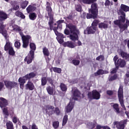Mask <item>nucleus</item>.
Instances as JSON below:
<instances>
[{
  "instance_id": "nucleus-1",
  "label": "nucleus",
  "mask_w": 129,
  "mask_h": 129,
  "mask_svg": "<svg viewBox=\"0 0 129 129\" xmlns=\"http://www.w3.org/2000/svg\"><path fill=\"white\" fill-rule=\"evenodd\" d=\"M67 28L69 29H66L64 30V34L65 35H70V39L72 41H78L79 40V35H80V31L77 28V26L73 25L72 23H69L66 25ZM71 33V34H70Z\"/></svg>"
},
{
  "instance_id": "nucleus-2",
  "label": "nucleus",
  "mask_w": 129,
  "mask_h": 129,
  "mask_svg": "<svg viewBox=\"0 0 129 129\" xmlns=\"http://www.w3.org/2000/svg\"><path fill=\"white\" fill-rule=\"evenodd\" d=\"M89 13L86 12L83 13L82 18L83 19H97L98 17V5L97 4H93L91 5V8L89 9Z\"/></svg>"
},
{
  "instance_id": "nucleus-3",
  "label": "nucleus",
  "mask_w": 129,
  "mask_h": 129,
  "mask_svg": "<svg viewBox=\"0 0 129 129\" xmlns=\"http://www.w3.org/2000/svg\"><path fill=\"white\" fill-rule=\"evenodd\" d=\"M43 110L45 111V114L48 115V116H52L53 114H55L56 115H59L61 113L59 107H56L55 108L54 106L51 105H46L44 106Z\"/></svg>"
},
{
  "instance_id": "nucleus-4",
  "label": "nucleus",
  "mask_w": 129,
  "mask_h": 129,
  "mask_svg": "<svg viewBox=\"0 0 129 129\" xmlns=\"http://www.w3.org/2000/svg\"><path fill=\"white\" fill-rule=\"evenodd\" d=\"M118 98L120 106L124 110H126L125 105H124V100H123V87L120 86L118 90Z\"/></svg>"
},
{
  "instance_id": "nucleus-5",
  "label": "nucleus",
  "mask_w": 129,
  "mask_h": 129,
  "mask_svg": "<svg viewBox=\"0 0 129 129\" xmlns=\"http://www.w3.org/2000/svg\"><path fill=\"white\" fill-rule=\"evenodd\" d=\"M95 126H96L95 129H111L108 126H102L100 125H97L96 120H94L93 122H89L87 124V127L89 129H93Z\"/></svg>"
},
{
  "instance_id": "nucleus-6",
  "label": "nucleus",
  "mask_w": 129,
  "mask_h": 129,
  "mask_svg": "<svg viewBox=\"0 0 129 129\" xmlns=\"http://www.w3.org/2000/svg\"><path fill=\"white\" fill-rule=\"evenodd\" d=\"M120 14L121 16L118 18V20L114 21V25L118 26L119 29L123 25L121 23H123V24L125 23V13L124 12H121Z\"/></svg>"
},
{
  "instance_id": "nucleus-7",
  "label": "nucleus",
  "mask_w": 129,
  "mask_h": 129,
  "mask_svg": "<svg viewBox=\"0 0 129 129\" xmlns=\"http://www.w3.org/2000/svg\"><path fill=\"white\" fill-rule=\"evenodd\" d=\"M88 97L89 99H96L98 100L100 99V93L96 90H94L92 92H90L88 93Z\"/></svg>"
},
{
  "instance_id": "nucleus-8",
  "label": "nucleus",
  "mask_w": 129,
  "mask_h": 129,
  "mask_svg": "<svg viewBox=\"0 0 129 129\" xmlns=\"http://www.w3.org/2000/svg\"><path fill=\"white\" fill-rule=\"evenodd\" d=\"M114 125H116L117 129H124L125 125L127 124V119L122 120L120 121H115Z\"/></svg>"
},
{
  "instance_id": "nucleus-9",
  "label": "nucleus",
  "mask_w": 129,
  "mask_h": 129,
  "mask_svg": "<svg viewBox=\"0 0 129 129\" xmlns=\"http://www.w3.org/2000/svg\"><path fill=\"white\" fill-rule=\"evenodd\" d=\"M72 93L73 94V99L74 100H78V98L81 96V92L77 87L72 88Z\"/></svg>"
},
{
  "instance_id": "nucleus-10",
  "label": "nucleus",
  "mask_w": 129,
  "mask_h": 129,
  "mask_svg": "<svg viewBox=\"0 0 129 129\" xmlns=\"http://www.w3.org/2000/svg\"><path fill=\"white\" fill-rule=\"evenodd\" d=\"M96 30H97V29L95 27H93V26H91L88 27L86 29L84 30V35H92L95 34Z\"/></svg>"
},
{
  "instance_id": "nucleus-11",
  "label": "nucleus",
  "mask_w": 129,
  "mask_h": 129,
  "mask_svg": "<svg viewBox=\"0 0 129 129\" xmlns=\"http://www.w3.org/2000/svg\"><path fill=\"white\" fill-rule=\"evenodd\" d=\"M0 34H2L5 39H8V31L6 30V25L4 22H0Z\"/></svg>"
},
{
  "instance_id": "nucleus-12",
  "label": "nucleus",
  "mask_w": 129,
  "mask_h": 129,
  "mask_svg": "<svg viewBox=\"0 0 129 129\" xmlns=\"http://www.w3.org/2000/svg\"><path fill=\"white\" fill-rule=\"evenodd\" d=\"M79 59H80L79 54H78V53H75L74 59L71 62V64H73V65H74L75 66H79L80 64V60Z\"/></svg>"
},
{
  "instance_id": "nucleus-13",
  "label": "nucleus",
  "mask_w": 129,
  "mask_h": 129,
  "mask_svg": "<svg viewBox=\"0 0 129 129\" xmlns=\"http://www.w3.org/2000/svg\"><path fill=\"white\" fill-rule=\"evenodd\" d=\"M34 58H35V54L29 52L27 56L25 58L24 61L25 62H27V64H31V63L33 62Z\"/></svg>"
},
{
  "instance_id": "nucleus-14",
  "label": "nucleus",
  "mask_w": 129,
  "mask_h": 129,
  "mask_svg": "<svg viewBox=\"0 0 129 129\" xmlns=\"http://www.w3.org/2000/svg\"><path fill=\"white\" fill-rule=\"evenodd\" d=\"M26 80H28V79L26 78V76L19 78L18 82L19 83L21 89H24V87H25V83H26Z\"/></svg>"
},
{
  "instance_id": "nucleus-15",
  "label": "nucleus",
  "mask_w": 129,
  "mask_h": 129,
  "mask_svg": "<svg viewBox=\"0 0 129 129\" xmlns=\"http://www.w3.org/2000/svg\"><path fill=\"white\" fill-rule=\"evenodd\" d=\"M56 37V40H57V41L59 44H63L64 43V38H65V36H64V34L60 33L57 32V33H55Z\"/></svg>"
},
{
  "instance_id": "nucleus-16",
  "label": "nucleus",
  "mask_w": 129,
  "mask_h": 129,
  "mask_svg": "<svg viewBox=\"0 0 129 129\" xmlns=\"http://www.w3.org/2000/svg\"><path fill=\"white\" fill-rule=\"evenodd\" d=\"M25 88L26 90L30 91L35 90V89H36L34 83L31 81H28L27 84L25 85Z\"/></svg>"
},
{
  "instance_id": "nucleus-17",
  "label": "nucleus",
  "mask_w": 129,
  "mask_h": 129,
  "mask_svg": "<svg viewBox=\"0 0 129 129\" xmlns=\"http://www.w3.org/2000/svg\"><path fill=\"white\" fill-rule=\"evenodd\" d=\"M74 102L70 101L68 105L66 107V111L67 113H69L72 111V109L74 108Z\"/></svg>"
},
{
  "instance_id": "nucleus-18",
  "label": "nucleus",
  "mask_w": 129,
  "mask_h": 129,
  "mask_svg": "<svg viewBox=\"0 0 129 129\" xmlns=\"http://www.w3.org/2000/svg\"><path fill=\"white\" fill-rule=\"evenodd\" d=\"M126 63L125 62V60L124 59H122L121 58H119L117 60V62L115 64L117 67H120L121 68H123L125 66Z\"/></svg>"
},
{
  "instance_id": "nucleus-19",
  "label": "nucleus",
  "mask_w": 129,
  "mask_h": 129,
  "mask_svg": "<svg viewBox=\"0 0 129 129\" xmlns=\"http://www.w3.org/2000/svg\"><path fill=\"white\" fill-rule=\"evenodd\" d=\"M9 105V101L8 100L5 99V98L1 97L0 98V107L3 108L8 106Z\"/></svg>"
},
{
  "instance_id": "nucleus-20",
  "label": "nucleus",
  "mask_w": 129,
  "mask_h": 129,
  "mask_svg": "<svg viewBox=\"0 0 129 129\" xmlns=\"http://www.w3.org/2000/svg\"><path fill=\"white\" fill-rule=\"evenodd\" d=\"M63 47H68V48H75L76 47V45H75V43L71 41H68L67 42H65L63 43Z\"/></svg>"
},
{
  "instance_id": "nucleus-21",
  "label": "nucleus",
  "mask_w": 129,
  "mask_h": 129,
  "mask_svg": "<svg viewBox=\"0 0 129 129\" xmlns=\"http://www.w3.org/2000/svg\"><path fill=\"white\" fill-rule=\"evenodd\" d=\"M120 8L119 10L120 13L129 12V7L124 4H121Z\"/></svg>"
},
{
  "instance_id": "nucleus-22",
  "label": "nucleus",
  "mask_w": 129,
  "mask_h": 129,
  "mask_svg": "<svg viewBox=\"0 0 129 129\" xmlns=\"http://www.w3.org/2000/svg\"><path fill=\"white\" fill-rule=\"evenodd\" d=\"M8 19V14L4 11H0V22H3Z\"/></svg>"
},
{
  "instance_id": "nucleus-23",
  "label": "nucleus",
  "mask_w": 129,
  "mask_h": 129,
  "mask_svg": "<svg viewBox=\"0 0 129 129\" xmlns=\"http://www.w3.org/2000/svg\"><path fill=\"white\" fill-rule=\"evenodd\" d=\"M29 47L30 49L29 53L35 54V51H36V49H37L36 44L34 42H30L29 44Z\"/></svg>"
},
{
  "instance_id": "nucleus-24",
  "label": "nucleus",
  "mask_w": 129,
  "mask_h": 129,
  "mask_svg": "<svg viewBox=\"0 0 129 129\" xmlns=\"http://www.w3.org/2000/svg\"><path fill=\"white\" fill-rule=\"evenodd\" d=\"M112 104H113L112 107L114 109V111H115L117 114L120 113V110H119V105L117 103L114 104L113 103H112Z\"/></svg>"
},
{
  "instance_id": "nucleus-25",
  "label": "nucleus",
  "mask_w": 129,
  "mask_h": 129,
  "mask_svg": "<svg viewBox=\"0 0 129 129\" xmlns=\"http://www.w3.org/2000/svg\"><path fill=\"white\" fill-rule=\"evenodd\" d=\"M119 54L122 58H123L125 60H127V61H128L129 54H127V53L123 51V50H121L119 52Z\"/></svg>"
},
{
  "instance_id": "nucleus-26",
  "label": "nucleus",
  "mask_w": 129,
  "mask_h": 129,
  "mask_svg": "<svg viewBox=\"0 0 129 129\" xmlns=\"http://www.w3.org/2000/svg\"><path fill=\"white\" fill-rule=\"evenodd\" d=\"M108 71H103L102 69H99L97 72L94 73L95 76H98V75H103V74H108Z\"/></svg>"
},
{
  "instance_id": "nucleus-27",
  "label": "nucleus",
  "mask_w": 129,
  "mask_h": 129,
  "mask_svg": "<svg viewBox=\"0 0 129 129\" xmlns=\"http://www.w3.org/2000/svg\"><path fill=\"white\" fill-rule=\"evenodd\" d=\"M129 26V20H126V23L122 24L121 26H120V32H123V31H125V30H126L127 29V27Z\"/></svg>"
},
{
  "instance_id": "nucleus-28",
  "label": "nucleus",
  "mask_w": 129,
  "mask_h": 129,
  "mask_svg": "<svg viewBox=\"0 0 129 129\" xmlns=\"http://www.w3.org/2000/svg\"><path fill=\"white\" fill-rule=\"evenodd\" d=\"M13 48V44H12L9 40H7L6 43L4 46L5 51H8Z\"/></svg>"
},
{
  "instance_id": "nucleus-29",
  "label": "nucleus",
  "mask_w": 129,
  "mask_h": 129,
  "mask_svg": "<svg viewBox=\"0 0 129 129\" xmlns=\"http://www.w3.org/2000/svg\"><path fill=\"white\" fill-rule=\"evenodd\" d=\"M15 15L16 16V17H18V18H21V19H26V16H25V15H24V13H23V12L17 10L15 13Z\"/></svg>"
},
{
  "instance_id": "nucleus-30",
  "label": "nucleus",
  "mask_w": 129,
  "mask_h": 129,
  "mask_svg": "<svg viewBox=\"0 0 129 129\" xmlns=\"http://www.w3.org/2000/svg\"><path fill=\"white\" fill-rule=\"evenodd\" d=\"M22 41H24V42H29L30 41H32V37L31 35H22Z\"/></svg>"
},
{
  "instance_id": "nucleus-31",
  "label": "nucleus",
  "mask_w": 129,
  "mask_h": 129,
  "mask_svg": "<svg viewBox=\"0 0 129 129\" xmlns=\"http://www.w3.org/2000/svg\"><path fill=\"white\" fill-rule=\"evenodd\" d=\"M36 73L32 72L31 73H30L29 74H27L25 75V78L27 80H29L30 79H32V78H34V77H36Z\"/></svg>"
},
{
  "instance_id": "nucleus-32",
  "label": "nucleus",
  "mask_w": 129,
  "mask_h": 129,
  "mask_svg": "<svg viewBox=\"0 0 129 129\" xmlns=\"http://www.w3.org/2000/svg\"><path fill=\"white\" fill-rule=\"evenodd\" d=\"M49 18V21L48 22V25L49 28H52V25L54 24V15L53 14L48 15Z\"/></svg>"
},
{
  "instance_id": "nucleus-33",
  "label": "nucleus",
  "mask_w": 129,
  "mask_h": 129,
  "mask_svg": "<svg viewBox=\"0 0 129 129\" xmlns=\"http://www.w3.org/2000/svg\"><path fill=\"white\" fill-rule=\"evenodd\" d=\"M7 129H15L14 123L11 121L9 120L6 122Z\"/></svg>"
},
{
  "instance_id": "nucleus-34",
  "label": "nucleus",
  "mask_w": 129,
  "mask_h": 129,
  "mask_svg": "<svg viewBox=\"0 0 129 129\" xmlns=\"http://www.w3.org/2000/svg\"><path fill=\"white\" fill-rule=\"evenodd\" d=\"M49 30H50V31L53 30L55 34L57 33L58 32V26H57V24L56 23H54V24L53 25H51V27H49Z\"/></svg>"
},
{
  "instance_id": "nucleus-35",
  "label": "nucleus",
  "mask_w": 129,
  "mask_h": 129,
  "mask_svg": "<svg viewBox=\"0 0 129 129\" xmlns=\"http://www.w3.org/2000/svg\"><path fill=\"white\" fill-rule=\"evenodd\" d=\"M97 2V0H83V4L85 5H93V4H97L95 3V2Z\"/></svg>"
},
{
  "instance_id": "nucleus-36",
  "label": "nucleus",
  "mask_w": 129,
  "mask_h": 129,
  "mask_svg": "<svg viewBox=\"0 0 129 129\" xmlns=\"http://www.w3.org/2000/svg\"><path fill=\"white\" fill-rule=\"evenodd\" d=\"M46 91L49 95H53L54 94V88L49 86L46 87Z\"/></svg>"
},
{
  "instance_id": "nucleus-37",
  "label": "nucleus",
  "mask_w": 129,
  "mask_h": 129,
  "mask_svg": "<svg viewBox=\"0 0 129 129\" xmlns=\"http://www.w3.org/2000/svg\"><path fill=\"white\" fill-rule=\"evenodd\" d=\"M59 87L61 91H63V92H66V91H67V89H68L67 86L63 83H61L60 84Z\"/></svg>"
},
{
  "instance_id": "nucleus-38",
  "label": "nucleus",
  "mask_w": 129,
  "mask_h": 129,
  "mask_svg": "<svg viewBox=\"0 0 129 129\" xmlns=\"http://www.w3.org/2000/svg\"><path fill=\"white\" fill-rule=\"evenodd\" d=\"M36 7L34 6H32V5H29L28 7L26 8V11L28 14H30L31 12H33V11H35L36 10Z\"/></svg>"
},
{
  "instance_id": "nucleus-39",
  "label": "nucleus",
  "mask_w": 129,
  "mask_h": 129,
  "mask_svg": "<svg viewBox=\"0 0 129 129\" xmlns=\"http://www.w3.org/2000/svg\"><path fill=\"white\" fill-rule=\"evenodd\" d=\"M42 52L44 55L46 56V57H49L50 55V51H49V49L46 47H43Z\"/></svg>"
},
{
  "instance_id": "nucleus-40",
  "label": "nucleus",
  "mask_w": 129,
  "mask_h": 129,
  "mask_svg": "<svg viewBox=\"0 0 129 129\" xmlns=\"http://www.w3.org/2000/svg\"><path fill=\"white\" fill-rule=\"evenodd\" d=\"M28 5H29V1H25L20 4V7L23 10H25V9H26V8H27L28 6Z\"/></svg>"
},
{
  "instance_id": "nucleus-41",
  "label": "nucleus",
  "mask_w": 129,
  "mask_h": 129,
  "mask_svg": "<svg viewBox=\"0 0 129 129\" xmlns=\"http://www.w3.org/2000/svg\"><path fill=\"white\" fill-rule=\"evenodd\" d=\"M30 20L31 21H35L37 19V14L35 13H30L29 15Z\"/></svg>"
},
{
  "instance_id": "nucleus-42",
  "label": "nucleus",
  "mask_w": 129,
  "mask_h": 129,
  "mask_svg": "<svg viewBox=\"0 0 129 129\" xmlns=\"http://www.w3.org/2000/svg\"><path fill=\"white\" fill-rule=\"evenodd\" d=\"M99 29H107L108 28V25L104 23H100L98 24Z\"/></svg>"
},
{
  "instance_id": "nucleus-43",
  "label": "nucleus",
  "mask_w": 129,
  "mask_h": 129,
  "mask_svg": "<svg viewBox=\"0 0 129 129\" xmlns=\"http://www.w3.org/2000/svg\"><path fill=\"white\" fill-rule=\"evenodd\" d=\"M75 9L76 11L79 12V13H81V12H82V6H81V5L80 4L76 5Z\"/></svg>"
},
{
  "instance_id": "nucleus-44",
  "label": "nucleus",
  "mask_w": 129,
  "mask_h": 129,
  "mask_svg": "<svg viewBox=\"0 0 129 129\" xmlns=\"http://www.w3.org/2000/svg\"><path fill=\"white\" fill-rule=\"evenodd\" d=\"M98 24H99V20L95 19V20L93 21L91 26L92 27H93L94 28H96V29H97V26Z\"/></svg>"
},
{
  "instance_id": "nucleus-45",
  "label": "nucleus",
  "mask_w": 129,
  "mask_h": 129,
  "mask_svg": "<svg viewBox=\"0 0 129 129\" xmlns=\"http://www.w3.org/2000/svg\"><path fill=\"white\" fill-rule=\"evenodd\" d=\"M52 70L55 73H58L60 74L62 72V69L61 68H57V67H52Z\"/></svg>"
},
{
  "instance_id": "nucleus-46",
  "label": "nucleus",
  "mask_w": 129,
  "mask_h": 129,
  "mask_svg": "<svg viewBox=\"0 0 129 129\" xmlns=\"http://www.w3.org/2000/svg\"><path fill=\"white\" fill-rule=\"evenodd\" d=\"M47 77H43L41 78V86H45L47 84Z\"/></svg>"
},
{
  "instance_id": "nucleus-47",
  "label": "nucleus",
  "mask_w": 129,
  "mask_h": 129,
  "mask_svg": "<svg viewBox=\"0 0 129 129\" xmlns=\"http://www.w3.org/2000/svg\"><path fill=\"white\" fill-rule=\"evenodd\" d=\"M8 53L9 55H10V56H15V55H16V51H15L14 47H12L8 50Z\"/></svg>"
},
{
  "instance_id": "nucleus-48",
  "label": "nucleus",
  "mask_w": 129,
  "mask_h": 129,
  "mask_svg": "<svg viewBox=\"0 0 129 129\" xmlns=\"http://www.w3.org/2000/svg\"><path fill=\"white\" fill-rule=\"evenodd\" d=\"M46 11H47L48 16L50 15H53L52 14L53 10H52V8L51 7L46 6Z\"/></svg>"
},
{
  "instance_id": "nucleus-49",
  "label": "nucleus",
  "mask_w": 129,
  "mask_h": 129,
  "mask_svg": "<svg viewBox=\"0 0 129 129\" xmlns=\"http://www.w3.org/2000/svg\"><path fill=\"white\" fill-rule=\"evenodd\" d=\"M14 46L15 48H17V49H20L21 48V42H20V40H17L15 41L14 43Z\"/></svg>"
},
{
  "instance_id": "nucleus-50",
  "label": "nucleus",
  "mask_w": 129,
  "mask_h": 129,
  "mask_svg": "<svg viewBox=\"0 0 129 129\" xmlns=\"http://www.w3.org/2000/svg\"><path fill=\"white\" fill-rule=\"evenodd\" d=\"M59 123L58 121H55L52 122V126L54 128L57 129L59 127Z\"/></svg>"
},
{
  "instance_id": "nucleus-51",
  "label": "nucleus",
  "mask_w": 129,
  "mask_h": 129,
  "mask_svg": "<svg viewBox=\"0 0 129 129\" xmlns=\"http://www.w3.org/2000/svg\"><path fill=\"white\" fill-rule=\"evenodd\" d=\"M68 121V115H65L62 120V125H65Z\"/></svg>"
},
{
  "instance_id": "nucleus-52",
  "label": "nucleus",
  "mask_w": 129,
  "mask_h": 129,
  "mask_svg": "<svg viewBox=\"0 0 129 129\" xmlns=\"http://www.w3.org/2000/svg\"><path fill=\"white\" fill-rule=\"evenodd\" d=\"M12 10L13 11H18L19 9H20V6L19 5H17V4L14 3L12 5Z\"/></svg>"
},
{
  "instance_id": "nucleus-53",
  "label": "nucleus",
  "mask_w": 129,
  "mask_h": 129,
  "mask_svg": "<svg viewBox=\"0 0 129 129\" xmlns=\"http://www.w3.org/2000/svg\"><path fill=\"white\" fill-rule=\"evenodd\" d=\"M96 61H104V55H100L96 58Z\"/></svg>"
},
{
  "instance_id": "nucleus-54",
  "label": "nucleus",
  "mask_w": 129,
  "mask_h": 129,
  "mask_svg": "<svg viewBox=\"0 0 129 129\" xmlns=\"http://www.w3.org/2000/svg\"><path fill=\"white\" fill-rule=\"evenodd\" d=\"M13 31H15V32H21L22 31V29L21 27L18 25H15L13 27Z\"/></svg>"
},
{
  "instance_id": "nucleus-55",
  "label": "nucleus",
  "mask_w": 129,
  "mask_h": 129,
  "mask_svg": "<svg viewBox=\"0 0 129 129\" xmlns=\"http://www.w3.org/2000/svg\"><path fill=\"white\" fill-rule=\"evenodd\" d=\"M47 80L48 82L49 83V84H51V85H53L54 83V80L52 79L51 77H47Z\"/></svg>"
},
{
  "instance_id": "nucleus-56",
  "label": "nucleus",
  "mask_w": 129,
  "mask_h": 129,
  "mask_svg": "<svg viewBox=\"0 0 129 129\" xmlns=\"http://www.w3.org/2000/svg\"><path fill=\"white\" fill-rule=\"evenodd\" d=\"M22 42H23V45H22L23 48H28L29 46V42H26L24 41H22Z\"/></svg>"
},
{
  "instance_id": "nucleus-57",
  "label": "nucleus",
  "mask_w": 129,
  "mask_h": 129,
  "mask_svg": "<svg viewBox=\"0 0 129 129\" xmlns=\"http://www.w3.org/2000/svg\"><path fill=\"white\" fill-rule=\"evenodd\" d=\"M3 113L4 114H5V115H7V116H9L10 114H9V111H8L7 108H3Z\"/></svg>"
},
{
  "instance_id": "nucleus-58",
  "label": "nucleus",
  "mask_w": 129,
  "mask_h": 129,
  "mask_svg": "<svg viewBox=\"0 0 129 129\" xmlns=\"http://www.w3.org/2000/svg\"><path fill=\"white\" fill-rule=\"evenodd\" d=\"M117 78V75H114L113 76H111L109 79V81H113V80H115Z\"/></svg>"
},
{
  "instance_id": "nucleus-59",
  "label": "nucleus",
  "mask_w": 129,
  "mask_h": 129,
  "mask_svg": "<svg viewBox=\"0 0 129 129\" xmlns=\"http://www.w3.org/2000/svg\"><path fill=\"white\" fill-rule=\"evenodd\" d=\"M19 120V118H18V117L14 116L12 117V121L14 123H17L18 122V121Z\"/></svg>"
},
{
  "instance_id": "nucleus-60",
  "label": "nucleus",
  "mask_w": 129,
  "mask_h": 129,
  "mask_svg": "<svg viewBox=\"0 0 129 129\" xmlns=\"http://www.w3.org/2000/svg\"><path fill=\"white\" fill-rule=\"evenodd\" d=\"M72 14H70L69 15L68 17H64V20H66V21H68V20H72Z\"/></svg>"
},
{
  "instance_id": "nucleus-61",
  "label": "nucleus",
  "mask_w": 129,
  "mask_h": 129,
  "mask_svg": "<svg viewBox=\"0 0 129 129\" xmlns=\"http://www.w3.org/2000/svg\"><path fill=\"white\" fill-rule=\"evenodd\" d=\"M106 94L108 95L109 96H112V95H113V91L112 90H107L106 91Z\"/></svg>"
},
{
  "instance_id": "nucleus-62",
  "label": "nucleus",
  "mask_w": 129,
  "mask_h": 129,
  "mask_svg": "<svg viewBox=\"0 0 129 129\" xmlns=\"http://www.w3.org/2000/svg\"><path fill=\"white\" fill-rule=\"evenodd\" d=\"M118 59V56H117V55H115L114 57H113V61L115 63V65H116V63H117V59Z\"/></svg>"
},
{
  "instance_id": "nucleus-63",
  "label": "nucleus",
  "mask_w": 129,
  "mask_h": 129,
  "mask_svg": "<svg viewBox=\"0 0 129 129\" xmlns=\"http://www.w3.org/2000/svg\"><path fill=\"white\" fill-rule=\"evenodd\" d=\"M105 6L106 7L107 6H110V1H109V0H106L105 3Z\"/></svg>"
},
{
  "instance_id": "nucleus-64",
  "label": "nucleus",
  "mask_w": 129,
  "mask_h": 129,
  "mask_svg": "<svg viewBox=\"0 0 129 129\" xmlns=\"http://www.w3.org/2000/svg\"><path fill=\"white\" fill-rule=\"evenodd\" d=\"M31 128L32 129H38V126H37V125H36V124H35L34 123H33L31 126Z\"/></svg>"
}]
</instances>
